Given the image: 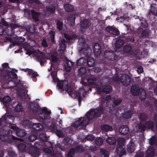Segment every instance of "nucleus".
Masks as SVG:
<instances>
[{
    "instance_id": "44",
    "label": "nucleus",
    "mask_w": 157,
    "mask_h": 157,
    "mask_svg": "<svg viewBox=\"0 0 157 157\" xmlns=\"http://www.w3.org/2000/svg\"><path fill=\"white\" fill-rule=\"evenodd\" d=\"M140 51L139 49H132L130 55L133 56H137L140 55Z\"/></svg>"
},
{
    "instance_id": "57",
    "label": "nucleus",
    "mask_w": 157,
    "mask_h": 157,
    "mask_svg": "<svg viewBox=\"0 0 157 157\" xmlns=\"http://www.w3.org/2000/svg\"><path fill=\"white\" fill-rule=\"evenodd\" d=\"M89 49L88 48H86L83 51V54L84 55V56L86 57H89V56L90 55V54L89 52Z\"/></svg>"
},
{
    "instance_id": "63",
    "label": "nucleus",
    "mask_w": 157,
    "mask_h": 157,
    "mask_svg": "<svg viewBox=\"0 0 157 157\" xmlns=\"http://www.w3.org/2000/svg\"><path fill=\"white\" fill-rule=\"evenodd\" d=\"M58 89L62 90L63 87V81L59 82L57 84Z\"/></svg>"
},
{
    "instance_id": "1",
    "label": "nucleus",
    "mask_w": 157,
    "mask_h": 157,
    "mask_svg": "<svg viewBox=\"0 0 157 157\" xmlns=\"http://www.w3.org/2000/svg\"><path fill=\"white\" fill-rule=\"evenodd\" d=\"M104 108L101 105L95 109H91L87 112L86 117H80L73 124L75 128H78L80 126L85 127L94 118H97L101 117L104 112Z\"/></svg>"
},
{
    "instance_id": "20",
    "label": "nucleus",
    "mask_w": 157,
    "mask_h": 157,
    "mask_svg": "<svg viewBox=\"0 0 157 157\" xmlns=\"http://www.w3.org/2000/svg\"><path fill=\"white\" fill-rule=\"evenodd\" d=\"M56 8V7L52 5H48L46 7V10L50 14H53L55 12Z\"/></svg>"
},
{
    "instance_id": "58",
    "label": "nucleus",
    "mask_w": 157,
    "mask_h": 157,
    "mask_svg": "<svg viewBox=\"0 0 157 157\" xmlns=\"http://www.w3.org/2000/svg\"><path fill=\"white\" fill-rule=\"evenodd\" d=\"M79 42L80 44L82 46H84L86 42L85 39L82 37H80L79 39Z\"/></svg>"
},
{
    "instance_id": "15",
    "label": "nucleus",
    "mask_w": 157,
    "mask_h": 157,
    "mask_svg": "<svg viewBox=\"0 0 157 157\" xmlns=\"http://www.w3.org/2000/svg\"><path fill=\"white\" fill-rule=\"evenodd\" d=\"M76 18L75 15L74 14H71L67 18L68 24L71 26L75 24V20Z\"/></svg>"
},
{
    "instance_id": "31",
    "label": "nucleus",
    "mask_w": 157,
    "mask_h": 157,
    "mask_svg": "<svg viewBox=\"0 0 157 157\" xmlns=\"http://www.w3.org/2000/svg\"><path fill=\"white\" fill-rule=\"evenodd\" d=\"M116 139L115 137H109L106 139L107 143L110 145H113L116 143Z\"/></svg>"
},
{
    "instance_id": "16",
    "label": "nucleus",
    "mask_w": 157,
    "mask_h": 157,
    "mask_svg": "<svg viewBox=\"0 0 157 157\" xmlns=\"http://www.w3.org/2000/svg\"><path fill=\"white\" fill-rule=\"evenodd\" d=\"M43 126L40 123L33 124L32 126V129L35 131H40L42 130Z\"/></svg>"
},
{
    "instance_id": "14",
    "label": "nucleus",
    "mask_w": 157,
    "mask_h": 157,
    "mask_svg": "<svg viewBox=\"0 0 157 157\" xmlns=\"http://www.w3.org/2000/svg\"><path fill=\"white\" fill-rule=\"evenodd\" d=\"M151 9L149 10V14H152L157 16V5L155 4L152 3L151 5Z\"/></svg>"
},
{
    "instance_id": "42",
    "label": "nucleus",
    "mask_w": 157,
    "mask_h": 157,
    "mask_svg": "<svg viewBox=\"0 0 157 157\" xmlns=\"http://www.w3.org/2000/svg\"><path fill=\"white\" fill-rule=\"evenodd\" d=\"M37 137L36 134H32L29 136L28 139L30 142H33L37 138Z\"/></svg>"
},
{
    "instance_id": "37",
    "label": "nucleus",
    "mask_w": 157,
    "mask_h": 157,
    "mask_svg": "<svg viewBox=\"0 0 157 157\" xmlns=\"http://www.w3.org/2000/svg\"><path fill=\"white\" fill-rule=\"evenodd\" d=\"M85 62L86 60L84 58H80L76 62V65L78 66H82L85 63Z\"/></svg>"
},
{
    "instance_id": "4",
    "label": "nucleus",
    "mask_w": 157,
    "mask_h": 157,
    "mask_svg": "<svg viewBox=\"0 0 157 157\" xmlns=\"http://www.w3.org/2000/svg\"><path fill=\"white\" fill-rule=\"evenodd\" d=\"M112 80L114 81L118 82L121 81L124 86H127L129 85L131 83V79L128 75L126 74H123L120 78L117 75L113 76Z\"/></svg>"
},
{
    "instance_id": "28",
    "label": "nucleus",
    "mask_w": 157,
    "mask_h": 157,
    "mask_svg": "<svg viewBox=\"0 0 157 157\" xmlns=\"http://www.w3.org/2000/svg\"><path fill=\"white\" fill-rule=\"evenodd\" d=\"M148 117V114L145 113H141L140 115L139 118L141 122L145 121L147 119Z\"/></svg>"
},
{
    "instance_id": "25",
    "label": "nucleus",
    "mask_w": 157,
    "mask_h": 157,
    "mask_svg": "<svg viewBox=\"0 0 157 157\" xmlns=\"http://www.w3.org/2000/svg\"><path fill=\"white\" fill-rule=\"evenodd\" d=\"M64 7L67 12H71L74 10V7L72 5L68 3L65 4L64 6Z\"/></svg>"
},
{
    "instance_id": "53",
    "label": "nucleus",
    "mask_w": 157,
    "mask_h": 157,
    "mask_svg": "<svg viewBox=\"0 0 157 157\" xmlns=\"http://www.w3.org/2000/svg\"><path fill=\"white\" fill-rule=\"evenodd\" d=\"M155 153V151L154 150L149 151L145 157H153Z\"/></svg>"
},
{
    "instance_id": "22",
    "label": "nucleus",
    "mask_w": 157,
    "mask_h": 157,
    "mask_svg": "<svg viewBox=\"0 0 157 157\" xmlns=\"http://www.w3.org/2000/svg\"><path fill=\"white\" fill-rule=\"evenodd\" d=\"M127 151L129 153H132L135 150V146L134 143L132 142L130 144L127 145Z\"/></svg>"
},
{
    "instance_id": "48",
    "label": "nucleus",
    "mask_w": 157,
    "mask_h": 157,
    "mask_svg": "<svg viewBox=\"0 0 157 157\" xmlns=\"http://www.w3.org/2000/svg\"><path fill=\"white\" fill-rule=\"evenodd\" d=\"M59 59V58L54 55H52L51 56V61L52 63H55L57 62Z\"/></svg>"
},
{
    "instance_id": "7",
    "label": "nucleus",
    "mask_w": 157,
    "mask_h": 157,
    "mask_svg": "<svg viewBox=\"0 0 157 157\" xmlns=\"http://www.w3.org/2000/svg\"><path fill=\"white\" fill-rule=\"evenodd\" d=\"M38 54L37 59L40 62V65L43 66L44 65V62H46L45 55L43 52L40 51H39Z\"/></svg>"
},
{
    "instance_id": "26",
    "label": "nucleus",
    "mask_w": 157,
    "mask_h": 157,
    "mask_svg": "<svg viewBox=\"0 0 157 157\" xmlns=\"http://www.w3.org/2000/svg\"><path fill=\"white\" fill-rule=\"evenodd\" d=\"M124 44V41L123 40L121 39H118L116 41L115 46L117 49L120 48Z\"/></svg>"
},
{
    "instance_id": "36",
    "label": "nucleus",
    "mask_w": 157,
    "mask_h": 157,
    "mask_svg": "<svg viewBox=\"0 0 157 157\" xmlns=\"http://www.w3.org/2000/svg\"><path fill=\"white\" fill-rule=\"evenodd\" d=\"M140 24L142 27L146 28L148 27V25L147 21L144 18H142L140 19Z\"/></svg>"
},
{
    "instance_id": "10",
    "label": "nucleus",
    "mask_w": 157,
    "mask_h": 157,
    "mask_svg": "<svg viewBox=\"0 0 157 157\" xmlns=\"http://www.w3.org/2000/svg\"><path fill=\"white\" fill-rule=\"evenodd\" d=\"M118 131L121 134L124 135H127L129 132V129L128 127L126 125L121 126L119 128Z\"/></svg>"
},
{
    "instance_id": "54",
    "label": "nucleus",
    "mask_w": 157,
    "mask_h": 157,
    "mask_svg": "<svg viewBox=\"0 0 157 157\" xmlns=\"http://www.w3.org/2000/svg\"><path fill=\"white\" fill-rule=\"evenodd\" d=\"M95 56H98L100 55L101 52V49H93Z\"/></svg>"
},
{
    "instance_id": "19",
    "label": "nucleus",
    "mask_w": 157,
    "mask_h": 157,
    "mask_svg": "<svg viewBox=\"0 0 157 157\" xmlns=\"http://www.w3.org/2000/svg\"><path fill=\"white\" fill-rule=\"evenodd\" d=\"M146 128L153 130L154 128V122L151 121L149 120L146 121L145 124Z\"/></svg>"
},
{
    "instance_id": "59",
    "label": "nucleus",
    "mask_w": 157,
    "mask_h": 157,
    "mask_svg": "<svg viewBox=\"0 0 157 157\" xmlns=\"http://www.w3.org/2000/svg\"><path fill=\"white\" fill-rule=\"evenodd\" d=\"M18 95L21 98H25L26 94L24 90H23V91L22 92H19L18 93Z\"/></svg>"
},
{
    "instance_id": "62",
    "label": "nucleus",
    "mask_w": 157,
    "mask_h": 157,
    "mask_svg": "<svg viewBox=\"0 0 157 157\" xmlns=\"http://www.w3.org/2000/svg\"><path fill=\"white\" fill-rule=\"evenodd\" d=\"M39 105L38 104H37V106H34L32 108V111L35 113L37 112L39 110Z\"/></svg>"
},
{
    "instance_id": "51",
    "label": "nucleus",
    "mask_w": 157,
    "mask_h": 157,
    "mask_svg": "<svg viewBox=\"0 0 157 157\" xmlns=\"http://www.w3.org/2000/svg\"><path fill=\"white\" fill-rule=\"evenodd\" d=\"M64 89L69 94L71 93L72 92V90L71 87L67 84L65 85L64 87Z\"/></svg>"
},
{
    "instance_id": "49",
    "label": "nucleus",
    "mask_w": 157,
    "mask_h": 157,
    "mask_svg": "<svg viewBox=\"0 0 157 157\" xmlns=\"http://www.w3.org/2000/svg\"><path fill=\"white\" fill-rule=\"evenodd\" d=\"M57 28L59 30L61 31L62 29L63 23L59 21H58L56 23Z\"/></svg>"
},
{
    "instance_id": "13",
    "label": "nucleus",
    "mask_w": 157,
    "mask_h": 157,
    "mask_svg": "<svg viewBox=\"0 0 157 157\" xmlns=\"http://www.w3.org/2000/svg\"><path fill=\"white\" fill-rule=\"evenodd\" d=\"M131 92L133 95H138L140 93V88L138 86L134 85L131 87Z\"/></svg>"
},
{
    "instance_id": "34",
    "label": "nucleus",
    "mask_w": 157,
    "mask_h": 157,
    "mask_svg": "<svg viewBox=\"0 0 157 157\" xmlns=\"http://www.w3.org/2000/svg\"><path fill=\"white\" fill-rule=\"evenodd\" d=\"M157 138L155 135H153L149 139V143L151 145L155 144L156 143Z\"/></svg>"
},
{
    "instance_id": "11",
    "label": "nucleus",
    "mask_w": 157,
    "mask_h": 157,
    "mask_svg": "<svg viewBox=\"0 0 157 157\" xmlns=\"http://www.w3.org/2000/svg\"><path fill=\"white\" fill-rule=\"evenodd\" d=\"M133 114V112L132 110H129L122 113L121 117L123 119H127L130 118Z\"/></svg>"
},
{
    "instance_id": "41",
    "label": "nucleus",
    "mask_w": 157,
    "mask_h": 157,
    "mask_svg": "<svg viewBox=\"0 0 157 157\" xmlns=\"http://www.w3.org/2000/svg\"><path fill=\"white\" fill-rule=\"evenodd\" d=\"M95 143L98 146H101L103 143V140L101 137H98L95 140Z\"/></svg>"
},
{
    "instance_id": "29",
    "label": "nucleus",
    "mask_w": 157,
    "mask_h": 157,
    "mask_svg": "<svg viewBox=\"0 0 157 157\" xmlns=\"http://www.w3.org/2000/svg\"><path fill=\"white\" fill-rule=\"evenodd\" d=\"M95 60L93 58L90 57L87 58V64L89 67L93 66L95 64Z\"/></svg>"
},
{
    "instance_id": "64",
    "label": "nucleus",
    "mask_w": 157,
    "mask_h": 157,
    "mask_svg": "<svg viewBox=\"0 0 157 157\" xmlns=\"http://www.w3.org/2000/svg\"><path fill=\"white\" fill-rule=\"evenodd\" d=\"M126 40L130 42H134L135 41L134 37L133 36H129L126 38Z\"/></svg>"
},
{
    "instance_id": "12",
    "label": "nucleus",
    "mask_w": 157,
    "mask_h": 157,
    "mask_svg": "<svg viewBox=\"0 0 157 157\" xmlns=\"http://www.w3.org/2000/svg\"><path fill=\"white\" fill-rule=\"evenodd\" d=\"M65 60L67 65L65 66V70L67 72H70L72 70V67L73 66V63L66 57Z\"/></svg>"
},
{
    "instance_id": "45",
    "label": "nucleus",
    "mask_w": 157,
    "mask_h": 157,
    "mask_svg": "<svg viewBox=\"0 0 157 157\" xmlns=\"http://www.w3.org/2000/svg\"><path fill=\"white\" fill-rule=\"evenodd\" d=\"M100 151L101 153V156L103 157H108L109 154L108 152L104 149H101Z\"/></svg>"
},
{
    "instance_id": "24",
    "label": "nucleus",
    "mask_w": 157,
    "mask_h": 157,
    "mask_svg": "<svg viewBox=\"0 0 157 157\" xmlns=\"http://www.w3.org/2000/svg\"><path fill=\"white\" fill-rule=\"evenodd\" d=\"M16 133L17 136L19 137L25 136L26 134L25 130L24 129H21L18 128V129L16 132Z\"/></svg>"
},
{
    "instance_id": "2",
    "label": "nucleus",
    "mask_w": 157,
    "mask_h": 157,
    "mask_svg": "<svg viewBox=\"0 0 157 157\" xmlns=\"http://www.w3.org/2000/svg\"><path fill=\"white\" fill-rule=\"evenodd\" d=\"M86 80L87 81L86 82H83L85 85H87L89 86H92L94 87H95L96 90L98 92H102L104 86L101 83H99V84H97L95 82L97 80L96 78L94 76L90 75L88 76H86L84 79L85 81Z\"/></svg>"
},
{
    "instance_id": "27",
    "label": "nucleus",
    "mask_w": 157,
    "mask_h": 157,
    "mask_svg": "<svg viewBox=\"0 0 157 157\" xmlns=\"http://www.w3.org/2000/svg\"><path fill=\"white\" fill-rule=\"evenodd\" d=\"M103 89V90L102 92H105L106 94H108L112 92V87L110 86L105 85L104 86Z\"/></svg>"
},
{
    "instance_id": "38",
    "label": "nucleus",
    "mask_w": 157,
    "mask_h": 157,
    "mask_svg": "<svg viewBox=\"0 0 157 157\" xmlns=\"http://www.w3.org/2000/svg\"><path fill=\"white\" fill-rule=\"evenodd\" d=\"M38 117L44 121V120L47 119L48 118L49 116L46 115L45 114L43 113H40L39 114Z\"/></svg>"
},
{
    "instance_id": "18",
    "label": "nucleus",
    "mask_w": 157,
    "mask_h": 157,
    "mask_svg": "<svg viewBox=\"0 0 157 157\" xmlns=\"http://www.w3.org/2000/svg\"><path fill=\"white\" fill-rule=\"evenodd\" d=\"M116 151L117 154H119L120 157L124 155L125 153L124 148L121 145H119L116 148Z\"/></svg>"
},
{
    "instance_id": "33",
    "label": "nucleus",
    "mask_w": 157,
    "mask_h": 157,
    "mask_svg": "<svg viewBox=\"0 0 157 157\" xmlns=\"http://www.w3.org/2000/svg\"><path fill=\"white\" fill-rule=\"evenodd\" d=\"M101 129L103 131L108 132L112 131L113 130L112 127L109 125L105 124L101 127Z\"/></svg>"
},
{
    "instance_id": "40",
    "label": "nucleus",
    "mask_w": 157,
    "mask_h": 157,
    "mask_svg": "<svg viewBox=\"0 0 157 157\" xmlns=\"http://www.w3.org/2000/svg\"><path fill=\"white\" fill-rule=\"evenodd\" d=\"M149 31L147 29H145L142 31L141 35L143 37H147L149 36Z\"/></svg>"
},
{
    "instance_id": "52",
    "label": "nucleus",
    "mask_w": 157,
    "mask_h": 157,
    "mask_svg": "<svg viewBox=\"0 0 157 157\" xmlns=\"http://www.w3.org/2000/svg\"><path fill=\"white\" fill-rule=\"evenodd\" d=\"M50 37L51 39V41L53 43L55 42V32L53 31H51L50 32Z\"/></svg>"
},
{
    "instance_id": "50",
    "label": "nucleus",
    "mask_w": 157,
    "mask_h": 157,
    "mask_svg": "<svg viewBox=\"0 0 157 157\" xmlns=\"http://www.w3.org/2000/svg\"><path fill=\"white\" fill-rule=\"evenodd\" d=\"M42 113L45 114L46 115L48 116L50 115L51 113V112L50 111H48L47 109L45 107H44L42 108Z\"/></svg>"
},
{
    "instance_id": "9",
    "label": "nucleus",
    "mask_w": 157,
    "mask_h": 157,
    "mask_svg": "<svg viewBox=\"0 0 157 157\" xmlns=\"http://www.w3.org/2000/svg\"><path fill=\"white\" fill-rule=\"evenodd\" d=\"M105 30L108 32L114 35L117 36L120 34V32L117 29L110 26H107Z\"/></svg>"
},
{
    "instance_id": "55",
    "label": "nucleus",
    "mask_w": 157,
    "mask_h": 157,
    "mask_svg": "<svg viewBox=\"0 0 157 157\" xmlns=\"http://www.w3.org/2000/svg\"><path fill=\"white\" fill-rule=\"evenodd\" d=\"M39 137L44 142L47 141V139L45 134L44 133L40 134L39 135Z\"/></svg>"
},
{
    "instance_id": "47",
    "label": "nucleus",
    "mask_w": 157,
    "mask_h": 157,
    "mask_svg": "<svg viewBox=\"0 0 157 157\" xmlns=\"http://www.w3.org/2000/svg\"><path fill=\"white\" fill-rule=\"evenodd\" d=\"M122 101V100L121 98H117L113 100V103L116 106L118 105L121 104Z\"/></svg>"
},
{
    "instance_id": "8",
    "label": "nucleus",
    "mask_w": 157,
    "mask_h": 157,
    "mask_svg": "<svg viewBox=\"0 0 157 157\" xmlns=\"http://www.w3.org/2000/svg\"><path fill=\"white\" fill-rule=\"evenodd\" d=\"M8 139V135L7 134V132L5 130L0 131V147L2 144L1 141L5 142Z\"/></svg>"
},
{
    "instance_id": "3",
    "label": "nucleus",
    "mask_w": 157,
    "mask_h": 157,
    "mask_svg": "<svg viewBox=\"0 0 157 157\" xmlns=\"http://www.w3.org/2000/svg\"><path fill=\"white\" fill-rule=\"evenodd\" d=\"M2 66L3 70L1 71V75L2 76L6 78H11L13 79H17V75L13 71L15 70V71L17 72V70L14 69H12V71L8 70H5V69L7 68H10L9 67V64L8 63H6L2 64Z\"/></svg>"
},
{
    "instance_id": "30",
    "label": "nucleus",
    "mask_w": 157,
    "mask_h": 157,
    "mask_svg": "<svg viewBox=\"0 0 157 157\" xmlns=\"http://www.w3.org/2000/svg\"><path fill=\"white\" fill-rule=\"evenodd\" d=\"M17 147L20 152H23L26 151V146L25 144L23 143H20L19 144L17 145Z\"/></svg>"
},
{
    "instance_id": "6",
    "label": "nucleus",
    "mask_w": 157,
    "mask_h": 157,
    "mask_svg": "<svg viewBox=\"0 0 157 157\" xmlns=\"http://www.w3.org/2000/svg\"><path fill=\"white\" fill-rule=\"evenodd\" d=\"M91 25V23L90 21L87 19H84L80 22V25L81 31L83 32L84 29L88 28Z\"/></svg>"
},
{
    "instance_id": "17",
    "label": "nucleus",
    "mask_w": 157,
    "mask_h": 157,
    "mask_svg": "<svg viewBox=\"0 0 157 157\" xmlns=\"http://www.w3.org/2000/svg\"><path fill=\"white\" fill-rule=\"evenodd\" d=\"M31 12L33 19L36 22L38 21H39V17L40 15V13L36 12L33 10H31Z\"/></svg>"
},
{
    "instance_id": "35",
    "label": "nucleus",
    "mask_w": 157,
    "mask_h": 157,
    "mask_svg": "<svg viewBox=\"0 0 157 157\" xmlns=\"http://www.w3.org/2000/svg\"><path fill=\"white\" fill-rule=\"evenodd\" d=\"M29 71L28 75L29 76H31V78H34L39 75L37 72L33 71V70L30 69V70Z\"/></svg>"
},
{
    "instance_id": "39",
    "label": "nucleus",
    "mask_w": 157,
    "mask_h": 157,
    "mask_svg": "<svg viewBox=\"0 0 157 157\" xmlns=\"http://www.w3.org/2000/svg\"><path fill=\"white\" fill-rule=\"evenodd\" d=\"M56 124L55 122H52L50 125L48 126V130L52 132H55L56 130Z\"/></svg>"
},
{
    "instance_id": "21",
    "label": "nucleus",
    "mask_w": 157,
    "mask_h": 157,
    "mask_svg": "<svg viewBox=\"0 0 157 157\" xmlns=\"http://www.w3.org/2000/svg\"><path fill=\"white\" fill-rule=\"evenodd\" d=\"M64 37L66 40H68L75 39L77 38V36L75 34L70 36L67 34L64 33Z\"/></svg>"
},
{
    "instance_id": "32",
    "label": "nucleus",
    "mask_w": 157,
    "mask_h": 157,
    "mask_svg": "<svg viewBox=\"0 0 157 157\" xmlns=\"http://www.w3.org/2000/svg\"><path fill=\"white\" fill-rule=\"evenodd\" d=\"M87 73L86 70L84 67H82L78 70V74L82 77V76Z\"/></svg>"
},
{
    "instance_id": "5",
    "label": "nucleus",
    "mask_w": 157,
    "mask_h": 157,
    "mask_svg": "<svg viewBox=\"0 0 157 157\" xmlns=\"http://www.w3.org/2000/svg\"><path fill=\"white\" fill-rule=\"evenodd\" d=\"M14 119V117L11 115H5L3 116L2 118L0 119V131H2V130H5L7 132V134L8 135V131L7 130L5 129V127H1L2 125L3 124H11V122L9 121L8 120L10 119L12 121Z\"/></svg>"
},
{
    "instance_id": "61",
    "label": "nucleus",
    "mask_w": 157,
    "mask_h": 157,
    "mask_svg": "<svg viewBox=\"0 0 157 157\" xmlns=\"http://www.w3.org/2000/svg\"><path fill=\"white\" fill-rule=\"evenodd\" d=\"M30 4L34 3L37 4H40L41 2L39 0H28Z\"/></svg>"
},
{
    "instance_id": "43",
    "label": "nucleus",
    "mask_w": 157,
    "mask_h": 157,
    "mask_svg": "<svg viewBox=\"0 0 157 157\" xmlns=\"http://www.w3.org/2000/svg\"><path fill=\"white\" fill-rule=\"evenodd\" d=\"M2 101L4 103H8L11 101V98L8 96H6L3 98Z\"/></svg>"
},
{
    "instance_id": "23",
    "label": "nucleus",
    "mask_w": 157,
    "mask_h": 157,
    "mask_svg": "<svg viewBox=\"0 0 157 157\" xmlns=\"http://www.w3.org/2000/svg\"><path fill=\"white\" fill-rule=\"evenodd\" d=\"M132 50V47L131 45L126 44L123 47V51L125 53L130 54Z\"/></svg>"
},
{
    "instance_id": "60",
    "label": "nucleus",
    "mask_w": 157,
    "mask_h": 157,
    "mask_svg": "<svg viewBox=\"0 0 157 157\" xmlns=\"http://www.w3.org/2000/svg\"><path fill=\"white\" fill-rule=\"evenodd\" d=\"M95 137L92 134L87 135L86 137V139L87 140L92 141L94 140Z\"/></svg>"
},
{
    "instance_id": "46",
    "label": "nucleus",
    "mask_w": 157,
    "mask_h": 157,
    "mask_svg": "<svg viewBox=\"0 0 157 157\" xmlns=\"http://www.w3.org/2000/svg\"><path fill=\"white\" fill-rule=\"evenodd\" d=\"M23 107L22 106L21 104H18L16 106L15 109L16 111L17 112H22L23 110Z\"/></svg>"
},
{
    "instance_id": "56",
    "label": "nucleus",
    "mask_w": 157,
    "mask_h": 157,
    "mask_svg": "<svg viewBox=\"0 0 157 157\" xmlns=\"http://www.w3.org/2000/svg\"><path fill=\"white\" fill-rule=\"evenodd\" d=\"M55 131L56 135L59 137H61L63 134V132L60 130L56 129Z\"/></svg>"
}]
</instances>
